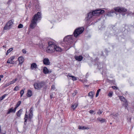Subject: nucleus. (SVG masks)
Here are the masks:
<instances>
[{
  "instance_id": "33",
  "label": "nucleus",
  "mask_w": 134,
  "mask_h": 134,
  "mask_svg": "<svg viewBox=\"0 0 134 134\" xmlns=\"http://www.w3.org/2000/svg\"><path fill=\"white\" fill-rule=\"evenodd\" d=\"M15 57V56H13L11 57L10 58H9L8 59L9 60L10 62H12V61L14 59Z\"/></svg>"
},
{
  "instance_id": "28",
  "label": "nucleus",
  "mask_w": 134,
  "mask_h": 134,
  "mask_svg": "<svg viewBox=\"0 0 134 134\" xmlns=\"http://www.w3.org/2000/svg\"><path fill=\"white\" fill-rule=\"evenodd\" d=\"M119 98L120 99V100L122 101L125 102H126V101H127L126 99L125 98L122 96H119Z\"/></svg>"
},
{
  "instance_id": "17",
  "label": "nucleus",
  "mask_w": 134,
  "mask_h": 134,
  "mask_svg": "<svg viewBox=\"0 0 134 134\" xmlns=\"http://www.w3.org/2000/svg\"><path fill=\"white\" fill-rule=\"evenodd\" d=\"M43 63L44 64L46 65H49L50 64V62L48 58H45L43 60Z\"/></svg>"
},
{
  "instance_id": "15",
  "label": "nucleus",
  "mask_w": 134,
  "mask_h": 134,
  "mask_svg": "<svg viewBox=\"0 0 134 134\" xmlns=\"http://www.w3.org/2000/svg\"><path fill=\"white\" fill-rule=\"evenodd\" d=\"M16 110V109L14 108H13V107H12L8 110V111L7 113V114H10L11 113H15Z\"/></svg>"
},
{
  "instance_id": "53",
  "label": "nucleus",
  "mask_w": 134,
  "mask_h": 134,
  "mask_svg": "<svg viewBox=\"0 0 134 134\" xmlns=\"http://www.w3.org/2000/svg\"><path fill=\"white\" fill-rule=\"evenodd\" d=\"M108 32H105V36H107V37H108V36H109V35H108L107 34H108Z\"/></svg>"
},
{
  "instance_id": "10",
  "label": "nucleus",
  "mask_w": 134,
  "mask_h": 134,
  "mask_svg": "<svg viewBox=\"0 0 134 134\" xmlns=\"http://www.w3.org/2000/svg\"><path fill=\"white\" fill-rule=\"evenodd\" d=\"M46 83L43 81H41L38 83H35L34 85V88L36 89L39 90L41 88L43 87L45 85Z\"/></svg>"
},
{
  "instance_id": "9",
  "label": "nucleus",
  "mask_w": 134,
  "mask_h": 134,
  "mask_svg": "<svg viewBox=\"0 0 134 134\" xmlns=\"http://www.w3.org/2000/svg\"><path fill=\"white\" fill-rule=\"evenodd\" d=\"M84 30L83 27H78L76 28L74 31L73 33L74 36L77 37L79 35L81 34L83 32Z\"/></svg>"
},
{
  "instance_id": "41",
  "label": "nucleus",
  "mask_w": 134,
  "mask_h": 134,
  "mask_svg": "<svg viewBox=\"0 0 134 134\" xmlns=\"http://www.w3.org/2000/svg\"><path fill=\"white\" fill-rule=\"evenodd\" d=\"M55 88V85H52L51 87V90H54Z\"/></svg>"
},
{
  "instance_id": "1",
  "label": "nucleus",
  "mask_w": 134,
  "mask_h": 134,
  "mask_svg": "<svg viewBox=\"0 0 134 134\" xmlns=\"http://www.w3.org/2000/svg\"><path fill=\"white\" fill-rule=\"evenodd\" d=\"M99 58L98 57H96L94 59V61L95 63L94 64V65L97 66L96 69L100 71L102 70L101 74L102 75L103 73L105 74L107 70L106 68V65L103 62H99Z\"/></svg>"
},
{
  "instance_id": "62",
  "label": "nucleus",
  "mask_w": 134,
  "mask_h": 134,
  "mask_svg": "<svg viewBox=\"0 0 134 134\" xmlns=\"http://www.w3.org/2000/svg\"><path fill=\"white\" fill-rule=\"evenodd\" d=\"M7 63H10V62H8V60L7 61Z\"/></svg>"
},
{
  "instance_id": "22",
  "label": "nucleus",
  "mask_w": 134,
  "mask_h": 134,
  "mask_svg": "<svg viewBox=\"0 0 134 134\" xmlns=\"http://www.w3.org/2000/svg\"><path fill=\"white\" fill-rule=\"evenodd\" d=\"M78 129L79 130H84L85 129L88 130L89 128L87 127H85L83 126H79L78 127Z\"/></svg>"
},
{
  "instance_id": "57",
  "label": "nucleus",
  "mask_w": 134,
  "mask_h": 134,
  "mask_svg": "<svg viewBox=\"0 0 134 134\" xmlns=\"http://www.w3.org/2000/svg\"><path fill=\"white\" fill-rule=\"evenodd\" d=\"M89 113L91 114H92V110H91L89 111Z\"/></svg>"
},
{
  "instance_id": "60",
  "label": "nucleus",
  "mask_w": 134,
  "mask_h": 134,
  "mask_svg": "<svg viewBox=\"0 0 134 134\" xmlns=\"http://www.w3.org/2000/svg\"><path fill=\"white\" fill-rule=\"evenodd\" d=\"M40 100L39 99L38 101V102H37L38 104H39L40 103Z\"/></svg>"
},
{
  "instance_id": "61",
  "label": "nucleus",
  "mask_w": 134,
  "mask_h": 134,
  "mask_svg": "<svg viewBox=\"0 0 134 134\" xmlns=\"http://www.w3.org/2000/svg\"><path fill=\"white\" fill-rule=\"evenodd\" d=\"M48 74H50V73H51V72H52V71H51V70H48Z\"/></svg>"
},
{
  "instance_id": "19",
  "label": "nucleus",
  "mask_w": 134,
  "mask_h": 134,
  "mask_svg": "<svg viewBox=\"0 0 134 134\" xmlns=\"http://www.w3.org/2000/svg\"><path fill=\"white\" fill-rule=\"evenodd\" d=\"M37 68V65L35 63H33L31 64L30 68L31 69H36Z\"/></svg>"
},
{
  "instance_id": "5",
  "label": "nucleus",
  "mask_w": 134,
  "mask_h": 134,
  "mask_svg": "<svg viewBox=\"0 0 134 134\" xmlns=\"http://www.w3.org/2000/svg\"><path fill=\"white\" fill-rule=\"evenodd\" d=\"M46 46L48 45L47 47L48 49V51L51 53H53L54 52V48H55L56 45H55V44L53 42L51 41L48 42L47 43H46Z\"/></svg>"
},
{
  "instance_id": "42",
  "label": "nucleus",
  "mask_w": 134,
  "mask_h": 134,
  "mask_svg": "<svg viewBox=\"0 0 134 134\" xmlns=\"http://www.w3.org/2000/svg\"><path fill=\"white\" fill-rule=\"evenodd\" d=\"M10 85V83L9 82V83L5 84L4 85V87H7V86H9V85Z\"/></svg>"
},
{
  "instance_id": "64",
  "label": "nucleus",
  "mask_w": 134,
  "mask_h": 134,
  "mask_svg": "<svg viewBox=\"0 0 134 134\" xmlns=\"http://www.w3.org/2000/svg\"><path fill=\"white\" fill-rule=\"evenodd\" d=\"M2 133V134H6V131H5L4 132V133Z\"/></svg>"
},
{
  "instance_id": "48",
  "label": "nucleus",
  "mask_w": 134,
  "mask_h": 134,
  "mask_svg": "<svg viewBox=\"0 0 134 134\" xmlns=\"http://www.w3.org/2000/svg\"><path fill=\"white\" fill-rule=\"evenodd\" d=\"M22 52L24 54H25L26 53V50L24 49L22 50Z\"/></svg>"
},
{
  "instance_id": "29",
  "label": "nucleus",
  "mask_w": 134,
  "mask_h": 134,
  "mask_svg": "<svg viewBox=\"0 0 134 134\" xmlns=\"http://www.w3.org/2000/svg\"><path fill=\"white\" fill-rule=\"evenodd\" d=\"M21 102L20 101H19L15 105V108L16 109L18 107L19 105H20V104H21Z\"/></svg>"
},
{
  "instance_id": "4",
  "label": "nucleus",
  "mask_w": 134,
  "mask_h": 134,
  "mask_svg": "<svg viewBox=\"0 0 134 134\" xmlns=\"http://www.w3.org/2000/svg\"><path fill=\"white\" fill-rule=\"evenodd\" d=\"M33 107H31L29 111L28 115H27V110H26L24 118V125H26L27 120L29 121H31V119L33 118Z\"/></svg>"
},
{
  "instance_id": "2",
  "label": "nucleus",
  "mask_w": 134,
  "mask_h": 134,
  "mask_svg": "<svg viewBox=\"0 0 134 134\" xmlns=\"http://www.w3.org/2000/svg\"><path fill=\"white\" fill-rule=\"evenodd\" d=\"M73 39L72 36L68 35L63 39V41L62 43V45L67 50L72 47Z\"/></svg>"
},
{
  "instance_id": "45",
  "label": "nucleus",
  "mask_w": 134,
  "mask_h": 134,
  "mask_svg": "<svg viewBox=\"0 0 134 134\" xmlns=\"http://www.w3.org/2000/svg\"><path fill=\"white\" fill-rule=\"evenodd\" d=\"M113 94V92H109L108 94V96H109L110 97H111L112 96Z\"/></svg>"
},
{
  "instance_id": "3",
  "label": "nucleus",
  "mask_w": 134,
  "mask_h": 134,
  "mask_svg": "<svg viewBox=\"0 0 134 134\" xmlns=\"http://www.w3.org/2000/svg\"><path fill=\"white\" fill-rule=\"evenodd\" d=\"M41 12H38L37 14H35L32 18L30 26V28L33 29L35 27V25L37 24L38 20H41Z\"/></svg>"
},
{
  "instance_id": "47",
  "label": "nucleus",
  "mask_w": 134,
  "mask_h": 134,
  "mask_svg": "<svg viewBox=\"0 0 134 134\" xmlns=\"http://www.w3.org/2000/svg\"><path fill=\"white\" fill-rule=\"evenodd\" d=\"M7 94H5L3 95V96L1 97H2V98L3 99L5 97L7 96Z\"/></svg>"
},
{
  "instance_id": "23",
  "label": "nucleus",
  "mask_w": 134,
  "mask_h": 134,
  "mask_svg": "<svg viewBox=\"0 0 134 134\" xmlns=\"http://www.w3.org/2000/svg\"><path fill=\"white\" fill-rule=\"evenodd\" d=\"M32 95V92L30 90L27 91V93H26V96L28 97H30Z\"/></svg>"
},
{
  "instance_id": "20",
  "label": "nucleus",
  "mask_w": 134,
  "mask_h": 134,
  "mask_svg": "<svg viewBox=\"0 0 134 134\" xmlns=\"http://www.w3.org/2000/svg\"><path fill=\"white\" fill-rule=\"evenodd\" d=\"M97 121L101 123H102L106 122V120L105 119H103L102 118H98L97 119Z\"/></svg>"
},
{
  "instance_id": "25",
  "label": "nucleus",
  "mask_w": 134,
  "mask_h": 134,
  "mask_svg": "<svg viewBox=\"0 0 134 134\" xmlns=\"http://www.w3.org/2000/svg\"><path fill=\"white\" fill-rule=\"evenodd\" d=\"M67 77L68 78L69 77H71L72 78V80L73 81H75L77 80L76 77L74 76L71 75L70 74H69L67 75Z\"/></svg>"
},
{
  "instance_id": "34",
  "label": "nucleus",
  "mask_w": 134,
  "mask_h": 134,
  "mask_svg": "<svg viewBox=\"0 0 134 134\" xmlns=\"http://www.w3.org/2000/svg\"><path fill=\"white\" fill-rule=\"evenodd\" d=\"M100 90H101L100 89H99L97 90V91L96 93V97H98V95L99 94V92L100 91Z\"/></svg>"
},
{
  "instance_id": "40",
  "label": "nucleus",
  "mask_w": 134,
  "mask_h": 134,
  "mask_svg": "<svg viewBox=\"0 0 134 134\" xmlns=\"http://www.w3.org/2000/svg\"><path fill=\"white\" fill-rule=\"evenodd\" d=\"M88 96H90L91 98H92V91H91L89 92Z\"/></svg>"
},
{
  "instance_id": "63",
  "label": "nucleus",
  "mask_w": 134,
  "mask_h": 134,
  "mask_svg": "<svg viewBox=\"0 0 134 134\" xmlns=\"http://www.w3.org/2000/svg\"><path fill=\"white\" fill-rule=\"evenodd\" d=\"M87 81V80H84V81H82L83 82H86Z\"/></svg>"
},
{
  "instance_id": "6",
  "label": "nucleus",
  "mask_w": 134,
  "mask_h": 134,
  "mask_svg": "<svg viewBox=\"0 0 134 134\" xmlns=\"http://www.w3.org/2000/svg\"><path fill=\"white\" fill-rule=\"evenodd\" d=\"M114 10L116 12V13H121V15L123 16H125L127 11V9L123 7L118 6L114 8Z\"/></svg>"
},
{
  "instance_id": "38",
  "label": "nucleus",
  "mask_w": 134,
  "mask_h": 134,
  "mask_svg": "<svg viewBox=\"0 0 134 134\" xmlns=\"http://www.w3.org/2000/svg\"><path fill=\"white\" fill-rule=\"evenodd\" d=\"M18 27L19 29L22 28L23 27V25L21 24H20L18 25Z\"/></svg>"
},
{
  "instance_id": "24",
  "label": "nucleus",
  "mask_w": 134,
  "mask_h": 134,
  "mask_svg": "<svg viewBox=\"0 0 134 134\" xmlns=\"http://www.w3.org/2000/svg\"><path fill=\"white\" fill-rule=\"evenodd\" d=\"M48 70L47 67H44L43 69V73L45 74H48Z\"/></svg>"
},
{
  "instance_id": "54",
  "label": "nucleus",
  "mask_w": 134,
  "mask_h": 134,
  "mask_svg": "<svg viewBox=\"0 0 134 134\" xmlns=\"http://www.w3.org/2000/svg\"><path fill=\"white\" fill-rule=\"evenodd\" d=\"M3 75H0V78H3Z\"/></svg>"
},
{
  "instance_id": "46",
  "label": "nucleus",
  "mask_w": 134,
  "mask_h": 134,
  "mask_svg": "<svg viewBox=\"0 0 134 134\" xmlns=\"http://www.w3.org/2000/svg\"><path fill=\"white\" fill-rule=\"evenodd\" d=\"M102 112V111H100V110H99V111L97 112V113L98 114L100 115L101 114Z\"/></svg>"
},
{
  "instance_id": "11",
  "label": "nucleus",
  "mask_w": 134,
  "mask_h": 134,
  "mask_svg": "<svg viewBox=\"0 0 134 134\" xmlns=\"http://www.w3.org/2000/svg\"><path fill=\"white\" fill-rule=\"evenodd\" d=\"M14 20L12 19L9 20L4 26L3 28L4 30L9 29L12 27V25L13 24Z\"/></svg>"
},
{
  "instance_id": "49",
  "label": "nucleus",
  "mask_w": 134,
  "mask_h": 134,
  "mask_svg": "<svg viewBox=\"0 0 134 134\" xmlns=\"http://www.w3.org/2000/svg\"><path fill=\"white\" fill-rule=\"evenodd\" d=\"M43 89L45 90H46L47 88V85H45L43 87Z\"/></svg>"
},
{
  "instance_id": "55",
  "label": "nucleus",
  "mask_w": 134,
  "mask_h": 134,
  "mask_svg": "<svg viewBox=\"0 0 134 134\" xmlns=\"http://www.w3.org/2000/svg\"><path fill=\"white\" fill-rule=\"evenodd\" d=\"M89 86L88 85H85L84 86V87H88Z\"/></svg>"
},
{
  "instance_id": "56",
  "label": "nucleus",
  "mask_w": 134,
  "mask_h": 134,
  "mask_svg": "<svg viewBox=\"0 0 134 134\" xmlns=\"http://www.w3.org/2000/svg\"><path fill=\"white\" fill-rule=\"evenodd\" d=\"M42 46L43 48H45L46 47V46H45V45H44L43 44H42Z\"/></svg>"
},
{
  "instance_id": "36",
  "label": "nucleus",
  "mask_w": 134,
  "mask_h": 134,
  "mask_svg": "<svg viewBox=\"0 0 134 134\" xmlns=\"http://www.w3.org/2000/svg\"><path fill=\"white\" fill-rule=\"evenodd\" d=\"M125 103L122 104V105L124 107L127 106L128 105V102L127 101H126V102H125Z\"/></svg>"
},
{
  "instance_id": "43",
  "label": "nucleus",
  "mask_w": 134,
  "mask_h": 134,
  "mask_svg": "<svg viewBox=\"0 0 134 134\" xmlns=\"http://www.w3.org/2000/svg\"><path fill=\"white\" fill-rule=\"evenodd\" d=\"M112 88L114 90H117L119 89L118 87H116L115 86H112Z\"/></svg>"
},
{
  "instance_id": "18",
  "label": "nucleus",
  "mask_w": 134,
  "mask_h": 134,
  "mask_svg": "<svg viewBox=\"0 0 134 134\" xmlns=\"http://www.w3.org/2000/svg\"><path fill=\"white\" fill-rule=\"evenodd\" d=\"M24 58L22 56L19 57L18 58L19 61V64H20L21 65L24 62Z\"/></svg>"
},
{
  "instance_id": "31",
  "label": "nucleus",
  "mask_w": 134,
  "mask_h": 134,
  "mask_svg": "<svg viewBox=\"0 0 134 134\" xmlns=\"http://www.w3.org/2000/svg\"><path fill=\"white\" fill-rule=\"evenodd\" d=\"M18 80V79L16 78L15 79H14L12 81H10L9 83L10 84H12Z\"/></svg>"
},
{
  "instance_id": "51",
  "label": "nucleus",
  "mask_w": 134,
  "mask_h": 134,
  "mask_svg": "<svg viewBox=\"0 0 134 134\" xmlns=\"http://www.w3.org/2000/svg\"><path fill=\"white\" fill-rule=\"evenodd\" d=\"M118 115V113H116L115 114H113V116L116 117V116H117Z\"/></svg>"
},
{
  "instance_id": "30",
  "label": "nucleus",
  "mask_w": 134,
  "mask_h": 134,
  "mask_svg": "<svg viewBox=\"0 0 134 134\" xmlns=\"http://www.w3.org/2000/svg\"><path fill=\"white\" fill-rule=\"evenodd\" d=\"M13 50V48H10L7 51V53L6 54V55H7L11 51Z\"/></svg>"
},
{
  "instance_id": "12",
  "label": "nucleus",
  "mask_w": 134,
  "mask_h": 134,
  "mask_svg": "<svg viewBox=\"0 0 134 134\" xmlns=\"http://www.w3.org/2000/svg\"><path fill=\"white\" fill-rule=\"evenodd\" d=\"M104 52L105 54H104L103 52L102 51L100 54V56L102 57V58H103V59L104 60V61L105 62L106 60L105 59L106 57L108 55V53L109 52V51L107 49L105 48L104 49Z\"/></svg>"
},
{
  "instance_id": "27",
  "label": "nucleus",
  "mask_w": 134,
  "mask_h": 134,
  "mask_svg": "<svg viewBox=\"0 0 134 134\" xmlns=\"http://www.w3.org/2000/svg\"><path fill=\"white\" fill-rule=\"evenodd\" d=\"M54 52L55 51H59L61 52L62 51V49L61 48L58 47H57V45L55 46V48H54Z\"/></svg>"
},
{
  "instance_id": "50",
  "label": "nucleus",
  "mask_w": 134,
  "mask_h": 134,
  "mask_svg": "<svg viewBox=\"0 0 134 134\" xmlns=\"http://www.w3.org/2000/svg\"><path fill=\"white\" fill-rule=\"evenodd\" d=\"M24 91L23 90H21L20 91V93L24 94Z\"/></svg>"
},
{
  "instance_id": "16",
  "label": "nucleus",
  "mask_w": 134,
  "mask_h": 134,
  "mask_svg": "<svg viewBox=\"0 0 134 134\" xmlns=\"http://www.w3.org/2000/svg\"><path fill=\"white\" fill-rule=\"evenodd\" d=\"M74 58L76 60L78 61L79 62L81 61L83 58L82 56L81 55L79 56L75 55L74 57Z\"/></svg>"
},
{
  "instance_id": "39",
  "label": "nucleus",
  "mask_w": 134,
  "mask_h": 134,
  "mask_svg": "<svg viewBox=\"0 0 134 134\" xmlns=\"http://www.w3.org/2000/svg\"><path fill=\"white\" fill-rule=\"evenodd\" d=\"M19 90V87L18 86H16L14 89L13 90L14 91H18Z\"/></svg>"
},
{
  "instance_id": "13",
  "label": "nucleus",
  "mask_w": 134,
  "mask_h": 134,
  "mask_svg": "<svg viewBox=\"0 0 134 134\" xmlns=\"http://www.w3.org/2000/svg\"><path fill=\"white\" fill-rule=\"evenodd\" d=\"M104 11L100 9L93 10V16L98 15H102L104 13Z\"/></svg>"
},
{
  "instance_id": "58",
  "label": "nucleus",
  "mask_w": 134,
  "mask_h": 134,
  "mask_svg": "<svg viewBox=\"0 0 134 134\" xmlns=\"http://www.w3.org/2000/svg\"><path fill=\"white\" fill-rule=\"evenodd\" d=\"M3 99L2 98V97H0V102Z\"/></svg>"
},
{
  "instance_id": "26",
  "label": "nucleus",
  "mask_w": 134,
  "mask_h": 134,
  "mask_svg": "<svg viewBox=\"0 0 134 134\" xmlns=\"http://www.w3.org/2000/svg\"><path fill=\"white\" fill-rule=\"evenodd\" d=\"M78 104L77 103H75L74 104H71V108L73 109V110H75L76 107L77 106Z\"/></svg>"
},
{
  "instance_id": "8",
  "label": "nucleus",
  "mask_w": 134,
  "mask_h": 134,
  "mask_svg": "<svg viewBox=\"0 0 134 134\" xmlns=\"http://www.w3.org/2000/svg\"><path fill=\"white\" fill-rule=\"evenodd\" d=\"M92 17V10L87 14V16L86 17L85 19L86 23L88 26H90L92 24L91 18Z\"/></svg>"
},
{
  "instance_id": "52",
  "label": "nucleus",
  "mask_w": 134,
  "mask_h": 134,
  "mask_svg": "<svg viewBox=\"0 0 134 134\" xmlns=\"http://www.w3.org/2000/svg\"><path fill=\"white\" fill-rule=\"evenodd\" d=\"M53 94H52L50 95V97L51 99H52L53 98Z\"/></svg>"
},
{
  "instance_id": "21",
  "label": "nucleus",
  "mask_w": 134,
  "mask_h": 134,
  "mask_svg": "<svg viewBox=\"0 0 134 134\" xmlns=\"http://www.w3.org/2000/svg\"><path fill=\"white\" fill-rule=\"evenodd\" d=\"M22 111L23 109H20L18 111L16 114V115L17 116L20 117Z\"/></svg>"
},
{
  "instance_id": "59",
  "label": "nucleus",
  "mask_w": 134,
  "mask_h": 134,
  "mask_svg": "<svg viewBox=\"0 0 134 134\" xmlns=\"http://www.w3.org/2000/svg\"><path fill=\"white\" fill-rule=\"evenodd\" d=\"M131 118H129V121L130 122H131Z\"/></svg>"
},
{
  "instance_id": "37",
  "label": "nucleus",
  "mask_w": 134,
  "mask_h": 134,
  "mask_svg": "<svg viewBox=\"0 0 134 134\" xmlns=\"http://www.w3.org/2000/svg\"><path fill=\"white\" fill-rule=\"evenodd\" d=\"M35 7L37 10H39L40 9V7L39 4H38L35 5Z\"/></svg>"
},
{
  "instance_id": "7",
  "label": "nucleus",
  "mask_w": 134,
  "mask_h": 134,
  "mask_svg": "<svg viewBox=\"0 0 134 134\" xmlns=\"http://www.w3.org/2000/svg\"><path fill=\"white\" fill-rule=\"evenodd\" d=\"M113 32L114 33V34L111 33L110 35L115 36L116 39L119 40H120L122 38L124 39L125 38V36L123 35L121 32H116L114 30H113Z\"/></svg>"
},
{
  "instance_id": "32",
  "label": "nucleus",
  "mask_w": 134,
  "mask_h": 134,
  "mask_svg": "<svg viewBox=\"0 0 134 134\" xmlns=\"http://www.w3.org/2000/svg\"><path fill=\"white\" fill-rule=\"evenodd\" d=\"M77 92L76 90H75L71 94L73 96H74L76 94Z\"/></svg>"
},
{
  "instance_id": "44",
  "label": "nucleus",
  "mask_w": 134,
  "mask_h": 134,
  "mask_svg": "<svg viewBox=\"0 0 134 134\" xmlns=\"http://www.w3.org/2000/svg\"><path fill=\"white\" fill-rule=\"evenodd\" d=\"M12 2V0H8L7 3L8 5H9L10 4V3Z\"/></svg>"
},
{
  "instance_id": "35",
  "label": "nucleus",
  "mask_w": 134,
  "mask_h": 134,
  "mask_svg": "<svg viewBox=\"0 0 134 134\" xmlns=\"http://www.w3.org/2000/svg\"><path fill=\"white\" fill-rule=\"evenodd\" d=\"M22 76L21 75L18 74L17 76V78L18 79H19V81H20L21 79L22 78Z\"/></svg>"
},
{
  "instance_id": "14",
  "label": "nucleus",
  "mask_w": 134,
  "mask_h": 134,
  "mask_svg": "<svg viewBox=\"0 0 134 134\" xmlns=\"http://www.w3.org/2000/svg\"><path fill=\"white\" fill-rule=\"evenodd\" d=\"M114 13H115L116 15L118 14L113 9L111 10L110 11L108 12L107 13V15L109 16H113Z\"/></svg>"
}]
</instances>
